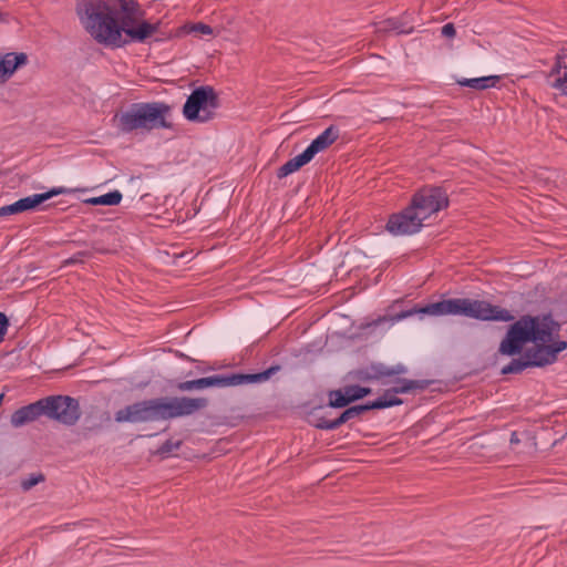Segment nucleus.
I'll list each match as a JSON object with an SVG mask.
<instances>
[{"label": "nucleus", "instance_id": "7ed1b4c3", "mask_svg": "<svg viewBox=\"0 0 567 567\" xmlns=\"http://www.w3.org/2000/svg\"><path fill=\"white\" fill-rule=\"evenodd\" d=\"M415 313L429 316L463 315L478 320L511 321L514 316L511 311L484 300H474L467 298L446 299L440 302L431 303L426 307L402 312L396 320L406 318Z\"/></svg>", "mask_w": 567, "mask_h": 567}, {"label": "nucleus", "instance_id": "9b49d317", "mask_svg": "<svg viewBox=\"0 0 567 567\" xmlns=\"http://www.w3.org/2000/svg\"><path fill=\"white\" fill-rule=\"evenodd\" d=\"M400 403H401V401L399 399H396L392 394L386 393L383 398H381L370 404L350 408V409L346 410L338 420H336L333 422L326 423V424H320L319 426L326 427V429H334V427L339 426L340 424L347 422L348 420L359 415L363 411H367L370 409H384V408L398 405Z\"/></svg>", "mask_w": 567, "mask_h": 567}, {"label": "nucleus", "instance_id": "6e6552de", "mask_svg": "<svg viewBox=\"0 0 567 567\" xmlns=\"http://www.w3.org/2000/svg\"><path fill=\"white\" fill-rule=\"evenodd\" d=\"M449 199L446 194L439 188H425L419 192L412 199L411 207L423 221L431 218L441 209L446 208Z\"/></svg>", "mask_w": 567, "mask_h": 567}, {"label": "nucleus", "instance_id": "f8f14e48", "mask_svg": "<svg viewBox=\"0 0 567 567\" xmlns=\"http://www.w3.org/2000/svg\"><path fill=\"white\" fill-rule=\"evenodd\" d=\"M59 193V190L53 189L42 194H33L24 198H21L10 205L2 206L0 207V217L34 210L42 203H44L45 200L50 199L51 197Z\"/></svg>", "mask_w": 567, "mask_h": 567}, {"label": "nucleus", "instance_id": "5701e85b", "mask_svg": "<svg viewBox=\"0 0 567 567\" xmlns=\"http://www.w3.org/2000/svg\"><path fill=\"white\" fill-rule=\"evenodd\" d=\"M442 34L447 38H453L455 35V28L452 23H447L442 28Z\"/></svg>", "mask_w": 567, "mask_h": 567}, {"label": "nucleus", "instance_id": "412c9836", "mask_svg": "<svg viewBox=\"0 0 567 567\" xmlns=\"http://www.w3.org/2000/svg\"><path fill=\"white\" fill-rule=\"evenodd\" d=\"M44 480V477L41 475V474H32L30 475L29 477L24 478L22 482H21V487L24 489V491H29L31 489L33 486H35L37 484H39L40 482H42Z\"/></svg>", "mask_w": 567, "mask_h": 567}, {"label": "nucleus", "instance_id": "2eb2a0df", "mask_svg": "<svg viewBox=\"0 0 567 567\" xmlns=\"http://www.w3.org/2000/svg\"><path fill=\"white\" fill-rule=\"evenodd\" d=\"M548 85L567 96V49L561 50L547 76Z\"/></svg>", "mask_w": 567, "mask_h": 567}, {"label": "nucleus", "instance_id": "423d86ee", "mask_svg": "<svg viewBox=\"0 0 567 567\" xmlns=\"http://www.w3.org/2000/svg\"><path fill=\"white\" fill-rule=\"evenodd\" d=\"M220 106L218 94L210 86H202L192 92L183 106L184 117L197 124L213 121Z\"/></svg>", "mask_w": 567, "mask_h": 567}, {"label": "nucleus", "instance_id": "4be33fe9", "mask_svg": "<svg viewBox=\"0 0 567 567\" xmlns=\"http://www.w3.org/2000/svg\"><path fill=\"white\" fill-rule=\"evenodd\" d=\"M8 329V318L4 313L0 312V342L3 340V337Z\"/></svg>", "mask_w": 567, "mask_h": 567}, {"label": "nucleus", "instance_id": "aec40b11", "mask_svg": "<svg viewBox=\"0 0 567 567\" xmlns=\"http://www.w3.org/2000/svg\"><path fill=\"white\" fill-rule=\"evenodd\" d=\"M183 30L187 33H195L200 37L213 34V29L204 23L187 24L183 28Z\"/></svg>", "mask_w": 567, "mask_h": 567}, {"label": "nucleus", "instance_id": "9d476101", "mask_svg": "<svg viewBox=\"0 0 567 567\" xmlns=\"http://www.w3.org/2000/svg\"><path fill=\"white\" fill-rule=\"evenodd\" d=\"M43 415L68 424L71 421V396L52 395L40 400Z\"/></svg>", "mask_w": 567, "mask_h": 567}, {"label": "nucleus", "instance_id": "f3484780", "mask_svg": "<svg viewBox=\"0 0 567 567\" xmlns=\"http://www.w3.org/2000/svg\"><path fill=\"white\" fill-rule=\"evenodd\" d=\"M43 415L42 403L39 401L22 406L12 413L10 422L12 426L20 427L27 423L35 421Z\"/></svg>", "mask_w": 567, "mask_h": 567}, {"label": "nucleus", "instance_id": "0eeeda50", "mask_svg": "<svg viewBox=\"0 0 567 567\" xmlns=\"http://www.w3.org/2000/svg\"><path fill=\"white\" fill-rule=\"evenodd\" d=\"M339 136L338 130L333 126L324 130L312 143L299 155L295 156L282 165L278 171V177L284 178L308 164L316 154L323 152L333 144Z\"/></svg>", "mask_w": 567, "mask_h": 567}, {"label": "nucleus", "instance_id": "b1692460", "mask_svg": "<svg viewBox=\"0 0 567 567\" xmlns=\"http://www.w3.org/2000/svg\"><path fill=\"white\" fill-rule=\"evenodd\" d=\"M404 372V368L403 367H398L395 370L393 371H388L385 372L386 374H391V373H403Z\"/></svg>", "mask_w": 567, "mask_h": 567}, {"label": "nucleus", "instance_id": "a878e982", "mask_svg": "<svg viewBox=\"0 0 567 567\" xmlns=\"http://www.w3.org/2000/svg\"><path fill=\"white\" fill-rule=\"evenodd\" d=\"M511 441H512V443H514V442H518V439L516 437V434H513V435H512V440H511Z\"/></svg>", "mask_w": 567, "mask_h": 567}, {"label": "nucleus", "instance_id": "ddd939ff", "mask_svg": "<svg viewBox=\"0 0 567 567\" xmlns=\"http://www.w3.org/2000/svg\"><path fill=\"white\" fill-rule=\"evenodd\" d=\"M271 370H268L258 374H248V375H236L230 379L219 378V377H209L203 378L193 382L187 383L184 388L189 389L192 386L197 388H207L213 385H229V384H239L243 381L248 382H259L265 381L269 378Z\"/></svg>", "mask_w": 567, "mask_h": 567}, {"label": "nucleus", "instance_id": "bb28decb", "mask_svg": "<svg viewBox=\"0 0 567 567\" xmlns=\"http://www.w3.org/2000/svg\"><path fill=\"white\" fill-rule=\"evenodd\" d=\"M3 398H4V394H3V393H1V394H0V405L2 404Z\"/></svg>", "mask_w": 567, "mask_h": 567}, {"label": "nucleus", "instance_id": "a211bd4d", "mask_svg": "<svg viewBox=\"0 0 567 567\" xmlns=\"http://www.w3.org/2000/svg\"><path fill=\"white\" fill-rule=\"evenodd\" d=\"M499 75H488L473 79H458L457 84L461 86H467L476 91H482L491 87H495L499 82Z\"/></svg>", "mask_w": 567, "mask_h": 567}, {"label": "nucleus", "instance_id": "dca6fc26", "mask_svg": "<svg viewBox=\"0 0 567 567\" xmlns=\"http://www.w3.org/2000/svg\"><path fill=\"white\" fill-rule=\"evenodd\" d=\"M370 393V389L358 385H349L342 390L329 393V404L333 408H342L352 401L359 400Z\"/></svg>", "mask_w": 567, "mask_h": 567}, {"label": "nucleus", "instance_id": "20e7f679", "mask_svg": "<svg viewBox=\"0 0 567 567\" xmlns=\"http://www.w3.org/2000/svg\"><path fill=\"white\" fill-rule=\"evenodd\" d=\"M205 399L179 398L130 405L116 413L118 422H141L193 414L206 406Z\"/></svg>", "mask_w": 567, "mask_h": 567}, {"label": "nucleus", "instance_id": "39448f33", "mask_svg": "<svg viewBox=\"0 0 567 567\" xmlns=\"http://www.w3.org/2000/svg\"><path fill=\"white\" fill-rule=\"evenodd\" d=\"M172 107L165 103L136 104L116 116L117 124L125 131L137 128L154 130L171 127Z\"/></svg>", "mask_w": 567, "mask_h": 567}, {"label": "nucleus", "instance_id": "4468645a", "mask_svg": "<svg viewBox=\"0 0 567 567\" xmlns=\"http://www.w3.org/2000/svg\"><path fill=\"white\" fill-rule=\"evenodd\" d=\"M28 62L29 58L24 52H0V84L7 83Z\"/></svg>", "mask_w": 567, "mask_h": 567}, {"label": "nucleus", "instance_id": "6ab92c4d", "mask_svg": "<svg viewBox=\"0 0 567 567\" xmlns=\"http://www.w3.org/2000/svg\"><path fill=\"white\" fill-rule=\"evenodd\" d=\"M123 195L120 190H113L100 196L89 197L82 200L86 205L117 206L122 202Z\"/></svg>", "mask_w": 567, "mask_h": 567}, {"label": "nucleus", "instance_id": "1a4fd4ad", "mask_svg": "<svg viewBox=\"0 0 567 567\" xmlns=\"http://www.w3.org/2000/svg\"><path fill=\"white\" fill-rule=\"evenodd\" d=\"M422 218L409 206L402 213L394 214L389 218L386 229L392 235H411L417 233L423 226Z\"/></svg>", "mask_w": 567, "mask_h": 567}, {"label": "nucleus", "instance_id": "f03ea898", "mask_svg": "<svg viewBox=\"0 0 567 567\" xmlns=\"http://www.w3.org/2000/svg\"><path fill=\"white\" fill-rule=\"evenodd\" d=\"M558 329L549 317H524L509 328L499 351L506 355L523 354L526 364H550L567 347L558 339Z\"/></svg>", "mask_w": 567, "mask_h": 567}, {"label": "nucleus", "instance_id": "393cba45", "mask_svg": "<svg viewBox=\"0 0 567 567\" xmlns=\"http://www.w3.org/2000/svg\"><path fill=\"white\" fill-rule=\"evenodd\" d=\"M514 369L512 367H507L503 370L504 373L512 372Z\"/></svg>", "mask_w": 567, "mask_h": 567}, {"label": "nucleus", "instance_id": "f257e3e1", "mask_svg": "<svg viewBox=\"0 0 567 567\" xmlns=\"http://www.w3.org/2000/svg\"><path fill=\"white\" fill-rule=\"evenodd\" d=\"M78 14L94 40L112 48L142 42L156 30L137 0H83Z\"/></svg>", "mask_w": 567, "mask_h": 567}]
</instances>
